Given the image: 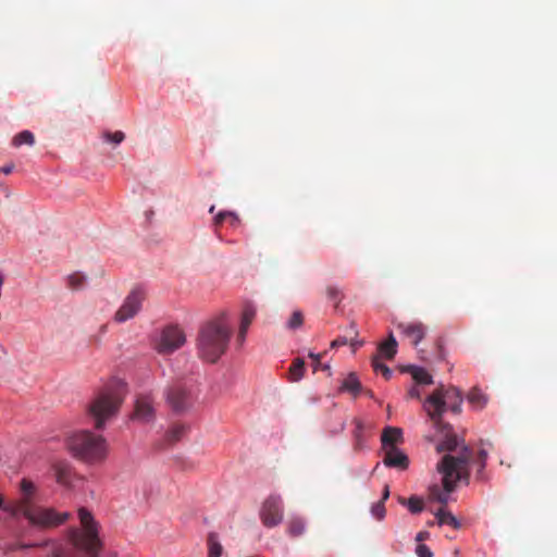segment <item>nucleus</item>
Masks as SVG:
<instances>
[{
  "label": "nucleus",
  "instance_id": "obj_1",
  "mask_svg": "<svg viewBox=\"0 0 557 557\" xmlns=\"http://www.w3.org/2000/svg\"><path fill=\"white\" fill-rule=\"evenodd\" d=\"M472 458V450L468 446H462L460 451L454 456L446 454L437 463V470L443 475V487L433 485L429 490L430 498L442 505L448 503L449 496L458 481L469 480V462Z\"/></svg>",
  "mask_w": 557,
  "mask_h": 557
},
{
  "label": "nucleus",
  "instance_id": "obj_2",
  "mask_svg": "<svg viewBox=\"0 0 557 557\" xmlns=\"http://www.w3.org/2000/svg\"><path fill=\"white\" fill-rule=\"evenodd\" d=\"M82 530L73 529L70 532L72 547L69 550L59 549L53 557H98L102 542L99 537V525L92 515L85 508L78 509Z\"/></svg>",
  "mask_w": 557,
  "mask_h": 557
},
{
  "label": "nucleus",
  "instance_id": "obj_3",
  "mask_svg": "<svg viewBox=\"0 0 557 557\" xmlns=\"http://www.w3.org/2000/svg\"><path fill=\"white\" fill-rule=\"evenodd\" d=\"M231 334L232 327L225 314L208 321L200 327L198 333V356L207 362H216L226 351Z\"/></svg>",
  "mask_w": 557,
  "mask_h": 557
},
{
  "label": "nucleus",
  "instance_id": "obj_4",
  "mask_svg": "<svg viewBox=\"0 0 557 557\" xmlns=\"http://www.w3.org/2000/svg\"><path fill=\"white\" fill-rule=\"evenodd\" d=\"M125 387L124 382L115 380L101 389L88 405V414L96 429H102L106 421L117 413L126 394Z\"/></svg>",
  "mask_w": 557,
  "mask_h": 557
},
{
  "label": "nucleus",
  "instance_id": "obj_5",
  "mask_svg": "<svg viewBox=\"0 0 557 557\" xmlns=\"http://www.w3.org/2000/svg\"><path fill=\"white\" fill-rule=\"evenodd\" d=\"M67 447L75 458L89 465L102 462L108 454L106 440L89 431H81L71 435L67 440Z\"/></svg>",
  "mask_w": 557,
  "mask_h": 557
},
{
  "label": "nucleus",
  "instance_id": "obj_6",
  "mask_svg": "<svg viewBox=\"0 0 557 557\" xmlns=\"http://www.w3.org/2000/svg\"><path fill=\"white\" fill-rule=\"evenodd\" d=\"M462 396L461 392L454 387L441 386L428 396L423 404V409L433 422L436 429H444L442 417L449 409L454 413L461 412Z\"/></svg>",
  "mask_w": 557,
  "mask_h": 557
},
{
  "label": "nucleus",
  "instance_id": "obj_7",
  "mask_svg": "<svg viewBox=\"0 0 557 557\" xmlns=\"http://www.w3.org/2000/svg\"><path fill=\"white\" fill-rule=\"evenodd\" d=\"M146 298L145 292L136 287L125 297L123 304L114 314V321L124 323L133 319L141 309L143 302Z\"/></svg>",
  "mask_w": 557,
  "mask_h": 557
},
{
  "label": "nucleus",
  "instance_id": "obj_8",
  "mask_svg": "<svg viewBox=\"0 0 557 557\" xmlns=\"http://www.w3.org/2000/svg\"><path fill=\"white\" fill-rule=\"evenodd\" d=\"M185 341L184 332L178 326L170 325L162 330L156 349L162 355L172 354L182 347Z\"/></svg>",
  "mask_w": 557,
  "mask_h": 557
},
{
  "label": "nucleus",
  "instance_id": "obj_9",
  "mask_svg": "<svg viewBox=\"0 0 557 557\" xmlns=\"http://www.w3.org/2000/svg\"><path fill=\"white\" fill-rule=\"evenodd\" d=\"M260 519L264 527L274 528L283 520V502L278 495H270L260 509Z\"/></svg>",
  "mask_w": 557,
  "mask_h": 557
},
{
  "label": "nucleus",
  "instance_id": "obj_10",
  "mask_svg": "<svg viewBox=\"0 0 557 557\" xmlns=\"http://www.w3.org/2000/svg\"><path fill=\"white\" fill-rule=\"evenodd\" d=\"M166 399L173 410L183 411L190 404V394L183 383L177 382L169 387Z\"/></svg>",
  "mask_w": 557,
  "mask_h": 557
},
{
  "label": "nucleus",
  "instance_id": "obj_11",
  "mask_svg": "<svg viewBox=\"0 0 557 557\" xmlns=\"http://www.w3.org/2000/svg\"><path fill=\"white\" fill-rule=\"evenodd\" d=\"M154 418L153 400L150 395H139L135 403L133 419L148 423Z\"/></svg>",
  "mask_w": 557,
  "mask_h": 557
},
{
  "label": "nucleus",
  "instance_id": "obj_12",
  "mask_svg": "<svg viewBox=\"0 0 557 557\" xmlns=\"http://www.w3.org/2000/svg\"><path fill=\"white\" fill-rule=\"evenodd\" d=\"M397 329L417 346L425 336L426 327L421 322L398 323Z\"/></svg>",
  "mask_w": 557,
  "mask_h": 557
},
{
  "label": "nucleus",
  "instance_id": "obj_13",
  "mask_svg": "<svg viewBox=\"0 0 557 557\" xmlns=\"http://www.w3.org/2000/svg\"><path fill=\"white\" fill-rule=\"evenodd\" d=\"M383 462L386 467L404 470L407 469L409 461L408 457L397 447H388V449L385 450Z\"/></svg>",
  "mask_w": 557,
  "mask_h": 557
},
{
  "label": "nucleus",
  "instance_id": "obj_14",
  "mask_svg": "<svg viewBox=\"0 0 557 557\" xmlns=\"http://www.w3.org/2000/svg\"><path fill=\"white\" fill-rule=\"evenodd\" d=\"M53 469H54L55 480L59 484L64 485V486L72 485V482L74 479V473H73L72 467L67 462L59 461V462L54 463Z\"/></svg>",
  "mask_w": 557,
  "mask_h": 557
},
{
  "label": "nucleus",
  "instance_id": "obj_15",
  "mask_svg": "<svg viewBox=\"0 0 557 557\" xmlns=\"http://www.w3.org/2000/svg\"><path fill=\"white\" fill-rule=\"evenodd\" d=\"M403 432L399 428L387 426L382 434V446L386 450L388 447H396V444L401 442Z\"/></svg>",
  "mask_w": 557,
  "mask_h": 557
},
{
  "label": "nucleus",
  "instance_id": "obj_16",
  "mask_svg": "<svg viewBox=\"0 0 557 557\" xmlns=\"http://www.w3.org/2000/svg\"><path fill=\"white\" fill-rule=\"evenodd\" d=\"M435 517L437 519L438 525H449L453 529L457 530L460 528V522L457 520V518L445 508H440L437 511H435Z\"/></svg>",
  "mask_w": 557,
  "mask_h": 557
},
{
  "label": "nucleus",
  "instance_id": "obj_17",
  "mask_svg": "<svg viewBox=\"0 0 557 557\" xmlns=\"http://www.w3.org/2000/svg\"><path fill=\"white\" fill-rule=\"evenodd\" d=\"M358 336V331L356 329V325L354 322H351L347 329V334L344 336H338L331 343L332 348H337L341 346H345L347 344H350L351 346L355 345L354 339Z\"/></svg>",
  "mask_w": 557,
  "mask_h": 557
},
{
  "label": "nucleus",
  "instance_id": "obj_18",
  "mask_svg": "<svg viewBox=\"0 0 557 557\" xmlns=\"http://www.w3.org/2000/svg\"><path fill=\"white\" fill-rule=\"evenodd\" d=\"M208 557H221L223 546L219 541V535L215 532H210L207 536Z\"/></svg>",
  "mask_w": 557,
  "mask_h": 557
},
{
  "label": "nucleus",
  "instance_id": "obj_19",
  "mask_svg": "<svg viewBox=\"0 0 557 557\" xmlns=\"http://www.w3.org/2000/svg\"><path fill=\"white\" fill-rule=\"evenodd\" d=\"M406 371L409 372L417 384H432V376L420 367L408 366Z\"/></svg>",
  "mask_w": 557,
  "mask_h": 557
},
{
  "label": "nucleus",
  "instance_id": "obj_20",
  "mask_svg": "<svg viewBox=\"0 0 557 557\" xmlns=\"http://www.w3.org/2000/svg\"><path fill=\"white\" fill-rule=\"evenodd\" d=\"M397 352V342L394 335L391 333L387 341L383 342L379 346V356H384L387 359H393Z\"/></svg>",
  "mask_w": 557,
  "mask_h": 557
},
{
  "label": "nucleus",
  "instance_id": "obj_21",
  "mask_svg": "<svg viewBox=\"0 0 557 557\" xmlns=\"http://www.w3.org/2000/svg\"><path fill=\"white\" fill-rule=\"evenodd\" d=\"M467 398L468 401L478 409H482L487 403L486 395L476 387L469 392Z\"/></svg>",
  "mask_w": 557,
  "mask_h": 557
},
{
  "label": "nucleus",
  "instance_id": "obj_22",
  "mask_svg": "<svg viewBox=\"0 0 557 557\" xmlns=\"http://www.w3.org/2000/svg\"><path fill=\"white\" fill-rule=\"evenodd\" d=\"M342 389L351 393L354 396H357L361 391V384L355 373L348 374V376L343 381Z\"/></svg>",
  "mask_w": 557,
  "mask_h": 557
},
{
  "label": "nucleus",
  "instance_id": "obj_23",
  "mask_svg": "<svg viewBox=\"0 0 557 557\" xmlns=\"http://www.w3.org/2000/svg\"><path fill=\"white\" fill-rule=\"evenodd\" d=\"M459 446V441L455 434L447 435L441 443L437 444L436 450L443 451H455Z\"/></svg>",
  "mask_w": 557,
  "mask_h": 557
},
{
  "label": "nucleus",
  "instance_id": "obj_24",
  "mask_svg": "<svg viewBox=\"0 0 557 557\" xmlns=\"http://www.w3.org/2000/svg\"><path fill=\"white\" fill-rule=\"evenodd\" d=\"M305 521L299 517L292 518L287 523V533L293 536H300L305 532Z\"/></svg>",
  "mask_w": 557,
  "mask_h": 557
},
{
  "label": "nucleus",
  "instance_id": "obj_25",
  "mask_svg": "<svg viewBox=\"0 0 557 557\" xmlns=\"http://www.w3.org/2000/svg\"><path fill=\"white\" fill-rule=\"evenodd\" d=\"M305 373V361L300 358H297L293 361L289 367V380L293 382H297L302 379Z\"/></svg>",
  "mask_w": 557,
  "mask_h": 557
},
{
  "label": "nucleus",
  "instance_id": "obj_26",
  "mask_svg": "<svg viewBox=\"0 0 557 557\" xmlns=\"http://www.w3.org/2000/svg\"><path fill=\"white\" fill-rule=\"evenodd\" d=\"M255 315H256L255 307L251 304H246L243 308L242 321H240V326H243V332L245 330L249 329L252 320L255 319Z\"/></svg>",
  "mask_w": 557,
  "mask_h": 557
},
{
  "label": "nucleus",
  "instance_id": "obj_27",
  "mask_svg": "<svg viewBox=\"0 0 557 557\" xmlns=\"http://www.w3.org/2000/svg\"><path fill=\"white\" fill-rule=\"evenodd\" d=\"M86 276L83 273L75 272L66 277L67 286L73 290L82 289L86 284Z\"/></svg>",
  "mask_w": 557,
  "mask_h": 557
},
{
  "label": "nucleus",
  "instance_id": "obj_28",
  "mask_svg": "<svg viewBox=\"0 0 557 557\" xmlns=\"http://www.w3.org/2000/svg\"><path fill=\"white\" fill-rule=\"evenodd\" d=\"M399 503L401 505H407L408 509L412 513H419L423 510V500L420 497L411 496L408 500L405 498H399Z\"/></svg>",
  "mask_w": 557,
  "mask_h": 557
},
{
  "label": "nucleus",
  "instance_id": "obj_29",
  "mask_svg": "<svg viewBox=\"0 0 557 557\" xmlns=\"http://www.w3.org/2000/svg\"><path fill=\"white\" fill-rule=\"evenodd\" d=\"M35 143V137H34V134L29 131H23L21 133H18L17 135L14 136L13 140H12V144L13 146L15 147H20L22 145H34Z\"/></svg>",
  "mask_w": 557,
  "mask_h": 557
},
{
  "label": "nucleus",
  "instance_id": "obj_30",
  "mask_svg": "<svg viewBox=\"0 0 557 557\" xmlns=\"http://www.w3.org/2000/svg\"><path fill=\"white\" fill-rule=\"evenodd\" d=\"M372 368L374 370V372L376 373H382V375L388 380L391 376H392V370L386 366L384 364L382 361H381V356L379 355H375L373 358H372Z\"/></svg>",
  "mask_w": 557,
  "mask_h": 557
},
{
  "label": "nucleus",
  "instance_id": "obj_31",
  "mask_svg": "<svg viewBox=\"0 0 557 557\" xmlns=\"http://www.w3.org/2000/svg\"><path fill=\"white\" fill-rule=\"evenodd\" d=\"M227 219H230L231 223L234 225L239 222V219L236 213L231 211H221L214 216L213 224L215 227H219Z\"/></svg>",
  "mask_w": 557,
  "mask_h": 557
},
{
  "label": "nucleus",
  "instance_id": "obj_32",
  "mask_svg": "<svg viewBox=\"0 0 557 557\" xmlns=\"http://www.w3.org/2000/svg\"><path fill=\"white\" fill-rule=\"evenodd\" d=\"M326 297L329 300L334 302L335 307H337L343 300L344 295L338 287L330 285L326 287Z\"/></svg>",
  "mask_w": 557,
  "mask_h": 557
},
{
  "label": "nucleus",
  "instance_id": "obj_33",
  "mask_svg": "<svg viewBox=\"0 0 557 557\" xmlns=\"http://www.w3.org/2000/svg\"><path fill=\"white\" fill-rule=\"evenodd\" d=\"M302 322H304L302 313L300 311H294L287 322V327L290 330H296L302 325Z\"/></svg>",
  "mask_w": 557,
  "mask_h": 557
},
{
  "label": "nucleus",
  "instance_id": "obj_34",
  "mask_svg": "<svg viewBox=\"0 0 557 557\" xmlns=\"http://www.w3.org/2000/svg\"><path fill=\"white\" fill-rule=\"evenodd\" d=\"M103 138L106 139V141L113 143V144L117 145L124 140L125 134L121 131H116L114 133L107 132L103 134Z\"/></svg>",
  "mask_w": 557,
  "mask_h": 557
},
{
  "label": "nucleus",
  "instance_id": "obj_35",
  "mask_svg": "<svg viewBox=\"0 0 557 557\" xmlns=\"http://www.w3.org/2000/svg\"><path fill=\"white\" fill-rule=\"evenodd\" d=\"M371 513L377 520H382L385 517V513H386V510H385L383 502H377L376 504H374L371 507Z\"/></svg>",
  "mask_w": 557,
  "mask_h": 557
},
{
  "label": "nucleus",
  "instance_id": "obj_36",
  "mask_svg": "<svg viewBox=\"0 0 557 557\" xmlns=\"http://www.w3.org/2000/svg\"><path fill=\"white\" fill-rule=\"evenodd\" d=\"M184 432H185L184 425H174L169 432V440L171 442H176L181 438V436L184 434Z\"/></svg>",
  "mask_w": 557,
  "mask_h": 557
},
{
  "label": "nucleus",
  "instance_id": "obj_37",
  "mask_svg": "<svg viewBox=\"0 0 557 557\" xmlns=\"http://www.w3.org/2000/svg\"><path fill=\"white\" fill-rule=\"evenodd\" d=\"M416 554L418 557H433V553L425 544H419L416 548Z\"/></svg>",
  "mask_w": 557,
  "mask_h": 557
},
{
  "label": "nucleus",
  "instance_id": "obj_38",
  "mask_svg": "<svg viewBox=\"0 0 557 557\" xmlns=\"http://www.w3.org/2000/svg\"><path fill=\"white\" fill-rule=\"evenodd\" d=\"M476 463H478L476 478L479 480H483L484 479V469H485V466H486V461H482V460L476 459Z\"/></svg>",
  "mask_w": 557,
  "mask_h": 557
},
{
  "label": "nucleus",
  "instance_id": "obj_39",
  "mask_svg": "<svg viewBox=\"0 0 557 557\" xmlns=\"http://www.w3.org/2000/svg\"><path fill=\"white\" fill-rule=\"evenodd\" d=\"M408 396L410 398H417L419 399L421 397V392L419 389V387L417 386H412L409 391H408Z\"/></svg>",
  "mask_w": 557,
  "mask_h": 557
},
{
  "label": "nucleus",
  "instance_id": "obj_40",
  "mask_svg": "<svg viewBox=\"0 0 557 557\" xmlns=\"http://www.w3.org/2000/svg\"><path fill=\"white\" fill-rule=\"evenodd\" d=\"M13 169H14V164H8V165H3L2 168H0V172L8 175V174L12 173Z\"/></svg>",
  "mask_w": 557,
  "mask_h": 557
},
{
  "label": "nucleus",
  "instance_id": "obj_41",
  "mask_svg": "<svg viewBox=\"0 0 557 557\" xmlns=\"http://www.w3.org/2000/svg\"><path fill=\"white\" fill-rule=\"evenodd\" d=\"M247 331L248 330H245L243 332V326H239V332H238L237 341L239 342L240 345L244 343V341L246 338Z\"/></svg>",
  "mask_w": 557,
  "mask_h": 557
},
{
  "label": "nucleus",
  "instance_id": "obj_42",
  "mask_svg": "<svg viewBox=\"0 0 557 557\" xmlns=\"http://www.w3.org/2000/svg\"><path fill=\"white\" fill-rule=\"evenodd\" d=\"M428 537H429V532L422 531L417 534L416 540L418 542H422V541L426 540Z\"/></svg>",
  "mask_w": 557,
  "mask_h": 557
},
{
  "label": "nucleus",
  "instance_id": "obj_43",
  "mask_svg": "<svg viewBox=\"0 0 557 557\" xmlns=\"http://www.w3.org/2000/svg\"><path fill=\"white\" fill-rule=\"evenodd\" d=\"M478 459L482 461H486L487 459V451L485 449H480L478 454Z\"/></svg>",
  "mask_w": 557,
  "mask_h": 557
},
{
  "label": "nucleus",
  "instance_id": "obj_44",
  "mask_svg": "<svg viewBox=\"0 0 557 557\" xmlns=\"http://www.w3.org/2000/svg\"><path fill=\"white\" fill-rule=\"evenodd\" d=\"M389 497V488L388 486H385L384 487V491H383V495H382V499L380 502H383V504L385 503V500Z\"/></svg>",
  "mask_w": 557,
  "mask_h": 557
},
{
  "label": "nucleus",
  "instance_id": "obj_45",
  "mask_svg": "<svg viewBox=\"0 0 557 557\" xmlns=\"http://www.w3.org/2000/svg\"><path fill=\"white\" fill-rule=\"evenodd\" d=\"M309 356L317 361V364L320 362V355L310 354Z\"/></svg>",
  "mask_w": 557,
  "mask_h": 557
},
{
  "label": "nucleus",
  "instance_id": "obj_46",
  "mask_svg": "<svg viewBox=\"0 0 557 557\" xmlns=\"http://www.w3.org/2000/svg\"><path fill=\"white\" fill-rule=\"evenodd\" d=\"M100 331H101V333H104V332L107 331V325H102V326L100 327Z\"/></svg>",
  "mask_w": 557,
  "mask_h": 557
},
{
  "label": "nucleus",
  "instance_id": "obj_47",
  "mask_svg": "<svg viewBox=\"0 0 557 557\" xmlns=\"http://www.w3.org/2000/svg\"><path fill=\"white\" fill-rule=\"evenodd\" d=\"M214 209H215V207H214V206H211V207H210V209H209V212H210V213H213Z\"/></svg>",
  "mask_w": 557,
  "mask_h": 557
}]
</instances>
